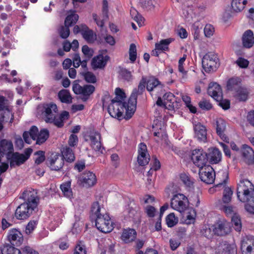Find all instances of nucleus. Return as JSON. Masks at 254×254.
<instances>
[{"label":"nucleus","mask_w":254,"mask_h":254,"mask_svg":"<svg viewBox=\"0 0 254 254\" xmlns=\"http://www.w3.org/2000/svg\"><path fill=\"white\" fill-rule=\"evenodd\" d=\"M32 151L31 148H28L25 150L24 154L13 151L8 154L6 158L9 162L10 167L14 168L24 164L29 158Z\"/></svg>","instance_id":"nucleus-7"},{"label":"nucleus","mask_w":254,"mask_h":254,"mask_svg":"<svg viewBox=\"0 0 254 254\" xmlns=\"http://www.w3.org/2000/svg\"><path fill=\"white\" fill-rule=\"evenodd\" d=\"M217 134L221 139L226 142H229V138L225 135V131L226 128V123L222 118L217 119L215 121Z\"/></svg>","instance_id":"nucleus-19"},{"label":"nucleus","mask_w":254,"mask_h":254,"mask_svg":"<svg viewBox=\"0 0 254 254\" xmlns=\"http://www.w3.org/2000/svg\"><path fill=\"white\" fill-rule=\"evenodd\" d=\"M191 159L193 163L200 169L206 167V164L208 162L207 153L200 149L192 151Z\"/></svg>","instance_id":"nucleus-11"},{"label":"nucleus","mask_w":254,"mask_h":254,"mask_svg":"<svg viewBox=\"0 0 254 254\" xmlns=\"http://www.w3.org/2000/svg\"><path fill=\"white\" fill-rule=\"evenodd\" d=\"M96 182L97 179L95 174L90 171H85L78 177L77 184L83 187H91Z\"/></svg>","instance_id":"nucleus-12"},{"label":"nucleus","mask_w":254,"mask_h":254,"mask_svg":"<svg viewBox=\"0 0 254 254\" xmlns=\"http://www.w3.org/2000/svg\"><path fill=\"white\" fill-rule=\"evenodd\" d=\"M247 3V0H233L231 3L232 13L241 11Z\"/></svg>","instance_id":"nucleus-36"},{"label":"nucleus","mask_w":254,"mask_h":254,"mask_svg":"<svg viewBox=\"0 0 254 254\" xmlns=\"http://www.w3.org/2000/svg\"><path fill=\"white\" fill-rule=\"evenodd\" d=\"M78 138L76 135L72 134L69 136L68 144L69 146L74 147L77 145Z\"/></svg>","instance_id":"nucleus-62"},{"label":"nucleus","mask_w":254,"mask_h":254,"mask_svg":"<svg viewBox=\"0 0 254 254\" xmlns=\"http://www.w3.org/2000/svg\"><path fill=\"white\" fill-rule=\"evenodd\" d=\"M218 58L217 56L212 53L206 54L202 59V65L206 72H210L215 70L217 66Z\"/></svg>","instance_id":"nucleus-10"},{"label":"nucleus","mask_w":254,"mask_h":254,"mask_svg":"<svg viewBox=\"0 0 254 254\" xmlns=\"http://www.w3.org/2000/svg\"><path fill=\"white\" fill-rule=\"evenodd\" d=\"M213 232L218 236H224L230 232V225L227 222L219 221L213 226Z\"/></svg>","instance_id":"nucleus-22"},{"label":"nucleus","mask_w":254,"mask_h":254,"mask_svg":"<svg viewBox=\"0 0 254 254\" xmlns=\"http://www.w3.org/2000/svg\"><path fill=\"white\" fill-rule=\"evenodd\" d=\"M81 35L83 38L89 43H93L96 39V35L86 25H81Z\"/></svg>","instance_id":"nucleus-27"},{"label":"nucleus","mask_w":254,"mask_h":254,"mask_svg":"<svg viewBox=\"0 0 254 254\" xmlns=\"http://www.w3.org/2000/svg\"><path fill=\"white\" fill-rule=\"evenodd\" d=\"M70 183L67 182L61 185V189L64 196L70 197L72 196V191L70 189Z\"/></svg>","instance_id":"nucleus-51"},{"label":"nucleus","mask_w":254,"mask_h":254,"mask_svg":"<svg viewBox=\"0 0 254 254\" xmlns=\"http://www.w3.org/2000/svg\"><path fill=\"white\" fill-rule=\"evenodd\" d=\"M219 176H222L223 177L222 180L216 184L214 186V188L210 189L209 191L210 192H212L214 189H216L219 187H222L223 188H224L222 201L224 203H228L231 201L232 196L233 193L230 188L225 187V186L229 178L228 172L227 170H221V171L219 172L217 174V177L216 178V181H217L218 177Z\"/></svg>","instance_id":"nucleus-4"},{"label":"nucleus","mask_w":254,"mask_h":254,"mask_svg":"<svg viewBox=\"0 0 254 254\" xmlns=\"http://www.w3.org/2000/svg\"><path fill=\"white\" fill-rule=\"evenodd\" d=\"M235 252V246L226 242H222L218 246L216 254H231Z\"/></svg>","instance_id":"nucleus-33"},{"label":"nucleus","mask_w":254,"mask_h":254,"mask_svg":"<svg viewBox=\"0 0 254 254\" xmlns=\"http://www.w3.org/2000/svg\"><path fill=\"white\" fill-rule=\"evenodd\" d=\"M188 198L183 194L178 193L171 199V207L181 213L184 212L188 206Z\"/></svg>","instance_id":"nucleus-8"},{"label":"nucleus","mask_w":254,"mask_h":254,"mask_svg":"<svg viewBox=\"0 0 254 254\" xmlns=\"http://www.w3.org/2000/svg\"><path fill=\"white\" fill-rule=\"evenodd\" d=\"M0 156L2 157L3 155H7L12 153L14 151L13 144L11 141L2 139L0 142Z\"/></svg>","instance_id":"nucleus-25"},{"label":"nucleus","mask_w":254,"mask_h":254,"mask_svg":"<svg viewBox=\"0 0 254 254\" xmlns=\"http://www.w3.org/2000/svg\"><path fill=\"white\" fill-rule=\"evenodd\" d=\"M47 164L51 170L59 171L64 165V160L60 154L52 155L47 159Z\"/></svg>","instance_id":"nucleus-16"},{"label":"nucleus","mask_w":254,"mask_h":254,"mask_svg":"<svg viewBox=\"0 0 254 254\" xmlns=\"http://www.w3.org/2000/svg\"><path fill=\"white\" fill-rule=\"evenodd\" d=\"M207 93L215 100H220L222 96V89L217 83L211 82L209 84Z\"/></svg>","instance_id":"nucleus-21"},{"label":"nucleus","mask_w":254,"mask_h":254,"mask_svg":"<svg viewBox=\"0 0 254 254\" xmlns=\"http://www.w3.org/2000/svg\"><path fill=\"white\" fill-rule=\"evenodd\" d=\"M7 240L13 246H20L23 243L24 239L21 232L16 229L9 231Z\"/></svg>","instance_id":"nucleus-17"},{"label":"nucleus","mask_w":254,"mask_h":254,"mask_svg":"<svg viewBox=\"0 0 254 254\" xmlns=\"http://www.w3.org/2000/svg\"><path fill=\"white\" fill-rule=\"evenodd\" d=\"M136 236V232L133 229H124L121 236L122 240L126 243L134 241Z\"/></svg>","instance_id":"nucleus-34"},{"label":"nucleus","mask_w":254,"mask_h":254,"mask_svg":"<svg viewBox=\"0 0 254 254\" xmlns=\"http://www.w3.org/2000/svg\"><path fill=\"white\" fill-rule=\"evenodd\" d=\"M49 136V131L46 128H43L39 132L37 138L36 139V143L41 144L45 142Z\"/></svg>","instance_id":"nucleus-43"},{"label":"nucleus","mask_w":254,"mask_h":254,"mask_svg":"<svg viewBox=\"0 0 254 254\" xmlns=\"http://www.w3.org/2000/svg\"><path fill=\"white\" fill-rule=\"evenodd\" d=\"M95 87L92 85H85L81 86L78 83L74 82L72 86V90L75 94L81 95V100L85 102L89 96L94 92Z\"/></svg>","instance_id":"nucleus-9"},{"label":"nucleus","mask_w":254,"mask_h":254,"mask_svg":"<svg viewBox=\"0 0 254 254\" xmlns=\"http://www.w3.org/2000/svg\"><path fill=\"white\" fill-rule=\"evenodd\" d=\"M129 105V101L128 103H120L119 102H115L111 101V103L108 106V111L111 117L114 118L120 119L122 117L123 112L124 109L126 111L127 119H130L133 114L130 115V111L127 109Z\"/></svg>","instance_id":"nucleus-5"},{"label":"nucleus","mask_w":254,"mask_h":254,"mask_svg":"<svg viewBox=\"0 0 254 254\" xmlns=\"http://www.w3.org/2000/svg\"><path fill=\"white\" fill-rule=\"evenodd\" d=\"M38 133L39 130L38 127L35 126H32L30 128L29 133L30 134L31 138L33 140H36V139L37 138Z\"/></svg>","instance_id":"nucleus-63"},{"label":"nucleus","mask_w":254,"mask_h":254,"mask_svg":"<svg viewBox=\"0 0 254 254\" xmlns=\"http://www.w3.org/2000/svg\"><path fill=\"white\" fill-rule=\"evenodd\" d=\"M243 45L246 48L252 47L254 44L253 32L251 30L246 31L242 37Z\"/></svg>","instance_id":"nucleus-30"},{"label":"nucleus","mask_w":254,"mask_h":254,"mask_svg":"<svg viewBox=\"0 0 254 254\" xmlns=\"http://www.w3.org/2000/svg\"><path fill=\"white\" fill-rule=\"evenodd\" d=\"M241 249L243 254H254V241L244 239L241 242Z\"/></svg>","instance_id":"nucleus-29"},{"label":"nucleus","mask_w":254,"mask_h":254,"mask_svg":"<svg viewBox=\"0 0 254 254\" xmlns=\"http://www.w3.org/2000/svg\"><path fill=\"white\" fill-rule=\"evenodd\" d=\"M139 4L143 7L148 9H151L154 7V0H139Z\"/></svg>","instance_id":"nucleus-56"},{"label":"nucleus","mask_w":254,"mask_h":254,"mask_svg":"<svg viewBox=\"0 0 254 254\" xmlns=\"http://www.w3.org/2000/svg\"><path fill=\"white\" fill-rule=\"evenodd\" d=\"M194 136L199 141L205 142L207 140V131L205 127L198 123L193 125Z\"/></svg>","instance_id":"nucleus-23"},{"label":"nucleus","mask_w":254,"mask_h":254,"mask_svg":"<svg viewBox=\"0 0 254 254\" xmlns=\"http://www.w3.org/2000/svg\"><path fill=\"white\" fill-rule=\"evenodd\" d=\"M20 198L23 199L24 202L17 207L15 216L17 219L24 220L29 218L37 208L39 199L34 190H25Z\"/></svg>","instance_id":"nucleus-1"},{"label":"nucleus","mask_w":254,"mask_h":254,"mask_svg":"<svg viewBox=\"0 0 254 254\" xmlns=\"http://www.w3.org/2000/svg\"><path fill=\"white\" fill-rule=\"evenodd\" d=\"M69 26L61 25L58 29V33L60 37L63 39H66L69 35L70 30Z\"/></svg>","instance_id":"nucleus-47"},{"label":"nucleus","mask_w":254,"mask_h":254,"mask_svg":"<svg viewBox=\"0 0 254 254\" xmlns=\"http://www.w3.org/2000/svg\"><path fill=\"white\" fill-rule=\"evenodd\" d=\"M69 117V113L67 111H63L59 116L56 115L53 118V121L47 122V123H53L58 127H62L64 125V121L67 120Z\"/></svg>","instance_id":"nucleus-32"},{"label":"nucleus","mask_w":254,"mask_h":254,"mask_svg":"<svg viewBox=\"0 0 254 254\" xmlns=\"http://www.w3.org/2000/svg\"><path fill=\"white\" fill-rule=\"evenodd\" d=\"M249 94L248 89L244 86L239 87V89L233 92L234 97L240 102L246 101L248 98Z\"/></svg>","instance_id":"nucleus-28"},{"label":"nucleus","mask_w":254,"mask_h":254,"mask_svg":"<svg viewBox=\"0 0 254 254\" xmlns=\"http://www.w3.org/2000/svg\"><path fill=\"white\" fill-rule=\"evenodd\" d=\"M242 153L246 163L249 165L252 164L254 161V151L253 149L247 145L244 144Z\"/></svg>","instance_id":"nucleus-26"},{"label":"nucleus","mask_w":254,"mask_h":254,"mask_svg":"<svg viewBox=\"0 0 254 254\" xmlns=\"http://www.w3.org/2000/svg\"><path fill=\"white\" fill-rule=\"evenodd\" d=\"M58 97L63 103H70L72 102L71 96L67 90H61L58 93Z\"/></svg>","instance_id":"nucleus-42"},{"label":"nucleus","mask_w":254,"mask_h":254,"mask_svg":"<svg viewBox=\"0 0 254 254\" xmlns=\"http://www.w3.org/2000/svg\"><path fill=\"white\" fill-rule=\"evenodd\" d=\"M199 175L201 180L207 184H212L215 180V172L209 165L199 169Z\"/></svg>","instance_id":"nucleus-15"},{"label":"nucleus","mask_w":254,"mask_h":254,"mask_svg":"<svg viewBox=\"0 0 254 254\" xmlns=\"http://www.w3.org/2000/svg\"><path fill=\"white\" fill-rule=\"evenodd\" d=\"M199 107L204 110H209L212 107L211 104L206 100H202L200 101L198 104Z\"/></svg>","instance_id":"nucleus-59"},{"label":"nucleus","mask_w":254,"mask_h":254,"mask_svg":"<svg viewBox=\"0 0 254 254\" xmlns=\"http://www.w3.org/2000/svg\"><path fill=\"white\" fill-rule=\"evenodd\" d=\"M98 202L93 203L90 211V219L95 222L96 228L101 232L109 233L113 229V223L107 214H102Z\"/></svg>","instance_id":"nucleus-3"},{"label":"nucleus","mask_w":254,"mask_h":254,"mask_svg":"<svg viewBox=\"0 0 254 254\" xmlns=\"http://www.w3.org/2000/svg\"><path fill=\"white\" fill-rule=\"evenodd\" d=\"M186 57L187 56L184 55L183 57L179 60L178 63V70L179 72L182 73L183 78H187V71L185 70L183 66V64L186 59Z\"/></svg>","instance_id":"nucleus-53"},{"label":"nucleus","mask_w":254,"mask_h":254,"mask_svg":"<svg viewBox=\"0 0 254 254\" xmlns=\"http://www.w3.org/2000/svg\"><path fill=\"white\" fill-rule=\"evenodd\" d=\"M120 75L125 80L129 81L132 79L131 72L126 68H122L119 71Z\"/></svg>","instance_id":"nucleus-54"},{"label":"nucleus","mask_w":254,"mask_h":254,"mask_svg":"<svg viewBox=\"0 0 254 254\" xmlns=\"http://www.w3.org/2000/svg\"><path fill=\"white\" fill-rule=\"evenodd\" d=\"M237 197L243 202H245V209L250 214H254V187L247 179L240 180L238 184Z\"/></svg>","instance_id":"nucleus-2"},{"label":"nucleus","mask_w":254,"mask_h":254,"mask_svg":"<svg viewBox=\"0 0 254 254\" xmlns=\"http://www.w3.org/2000/svg\"><path fill=\"white\" fill-rule=\"evenodd\" d=\"M164 87V84L154 76H151L148 79H146V89L149 92H151L154 90H159L162 91Z\"/></svg>","instance_id":"nucleus-24"},{"label":"nucleus","mask_w":254,"mask_h":254,"mask_svg":"<svg viewBox=\"0 0 254 254\" xmlns=\"http://www.w3.org/2000/svg\"><path fill=\"white\" fill-rule=\"evenodd\" d=\"M101 134L98 132H91L86 136L85 140L89 141L92 148L95 151L103 153L104 147L102 146L101 143Z\"/></svg>","instance_id":"nucleus-14"},{"label":"nucleus","mask_w":254,"mask_h":254,"mask_svg":"<svg viewBox=\"0 0 254 254\" xmlns=\"http://www.w3.org/2000/svg\"><path fill=\"white\" fill-rule=\"evenodd\" d=\"M62 155H61L63 159L67 162L71 163L74 161L75 156L73 150L69 146H66L63 148L62 150Z\"/></svg>","instance_id":"nucleus-37"},{"label":"nucleus","mask_w":254,"mask_h":254,"mask_svg":"<svg viewBox=\"0 0 254 254\" xmlns=\"http://www.w3.org/2000/svg\"><path fill=\"white\" fill-rule=\"evenodd\" d=\"M163 98L165 101V104H166V106H168L166 107L169 110L174 109V104L177 101L173 94L171 92L166 93L163 95Z\"/></svg>","instance_id":"nucleus-38"},{"label":"nucleus","mask_w":254,"mask_h":254,"mask_svg":"<svg viewBox=\"0 0 254 254\" xmlns=\"http://www.w3.org/2000/svg\"><path fill=\"white\" fill-rule=\"evenodd\" d=\"M115 94L116 97L112 99L111 101L120 103H126L124 102L126 98V94L122 89L120 88H117L115 90Z\"/></svg>","instance_id":"nucleus-44"},{"label":"nucleus","mask_w":254,"mask_h":254,"mask_svg":"<svg viewBox=\"0 0 254 254\" xmlns=\"http://www.w3.org/2000/svg\"><path fill=\"white\" fill-rule=\"evenodd\" d=\"M82 52L88 59L91 58L93 55V50L89 48L87 45H84L82 47Z\"/></svg>","instance_id":"nucleus-60"},{"label":"nucleus","mask_w":254,"mask_h":254,"mask_svg":"<svg viewBox=\"0 0 254 254\" xmlns=\"http://www.w3.org/2000/svg\"><path fill=\"white\" fill-rule=\"evenodd\" d=\"M219 103V105L224 110H227L230 108V102L228 99H223L222 96L220 100H216Z\"/></svg>","instance_id":"nucleus-61"},{"label":"nucleus","mask_w":254,"mask_h":254,"mask_svg":"<svg viewBox=\"0 0 254 254\" xmlns=\"http://www.w3.org/2000/svg\"><path fill=\"white\" fill-rule=\"evenodd\" d=\"M78 15L77 14L68 15L65 18L64 24L65 26H68L69 27L72 26L76 23L78 20Z\"/></svg>","instance_id":"nucleus-45"},{"label":"nucleus","mask_w":254,"mask_h":254,"mask_svg":"<svg viewBox=\"0 0 254 254\" xmlns=\"http://www.w3.org/2000/svg\"><path fill=\"white\" fill-rule=\"evenodd\" d=\"M13 115L8 109L0 112V122L2 123L9 122V124H11L13 121Z\"/></svg>","instance_id":"nucleus-39"},{"label":"nucleus","mask_w":254,"mask_h":254,"mask_svg":"<svg viewBox=\"0 0 254 254\" xmlns=\"http://www.w3.org/2000/svg\"><path fill=\"white\" fill-rule=\"evenodd\" d=\"M166 221L169 227L174 226L178 222V218L175 217L174 213H171L166 218Z\"/></svg>","instance_id":"nucleus-49"},{"label":"nucleus","mask_w":254,"mask_h":254,"mask_svg":"<svg viewBox=\"0 0 254 254\" xmlns=\"http://www.w3.org/2000/svg\"><path fill=\"white\" fill-rule=\"evenodd\" d=\"M109 57L107 56H104L103 55H99L94 57L91 61V67L93 69H102L106 65Z\"/></svg>","instance_id":"nucleus-20"},{"label":"nucleus","mask_w":254,"mask_h":254,"mask_svg":"<svg viewBox=\"0 0 254 254\" xmlns=\"http://www.w3.org/2000/svg\"><path fill=\"white\" fill-rule=\"evenodd\" d=\"M57 112V106L53 103L44 104L42 106V115L46 122H52Z\"/></svg>","instance_id":"nucleus-13"},{"label":"nucleus","mask_w":254,"mask_h":254,"mask_svg":"<svg viewBox=\"0 0 254 254\" xmlns=\"http://www.w3.org/2000/svg\"><path fill=\"white\" fill-rule=\"evenodd\" d=\"M208 161L211 164H217L221 159V152L217 148H210L207 153Z\"/></svg>","instance_id":"nucleus-31"},{"label":"nucleus","mask_w":254,"mask_h":254,"mask_svg":"<svg viewBox=\"0 0 254 254\" xmlns=\"http://www.w3.org/2000/svg\"><path fill=\"white\" fill-rule=\"evenodd\" d=\"M35 155H37L38 157L35 159V164L39 165L42 163L45 160V152L41 150L36 151L34 153Z\"/></svg>","instance_id":"nucleus-57"},{"label":"nucleus","mask_w":254,"mask_h":254,"mask_svg":"<svg viewBox=\"0 0 254 254\" xmlns=\"http://www.w3.org/2000/svg\"><path fill=\"white\" fill-rule=\"evenodd\" d=\"M0 251L2 254H21L20 250L16 248L11 245L6 244L0 247Z\"/></svg>","instance_id":"nucleus-40"},{"label":"nucleus","mask_w":254,"mask_h":254,"mask_svg":"<svg viewBox=\"0 0 254 254\" xmlns=\"http://www.w3.org/2000/svg\"><path fill=\"white\" fill-rule=\"evenodd\" d=\"M37 222L35 220L30 221L27 225L25 229V233L27 235L30 234L34 230Z\"/></svg>","instance_id":"nucleus-58"},{"label":"nucleus","mask_w":254,"mask_h":254,"mask_svg":"<svg viewBox=\"0 0 254 254\" xmlns=\"http://www.w3.org/2000/svg\"><path fill=\"white\" fill-rule=\"evenodd\" d=\"M232 225L235 230L240 232L242 229V224L240 218L236 215L233 216L231 219Z\"/></svg>","instance_id":"nucleus-48"},{"label":"nucleus","mask_w":254,"mask_h":254,"mask_svg":"<svg viewBox=\"0 0 254 254\" xmlns=\"http://www.w3.org/2000/svg\"><path fill=\"white\" fill-rule=\"evenodd\" d=\"M211 227L212 228H210L208 225L203 226L201 230V234L202 235L208 239L211 238L213 236V234H214L213 232V226Z\"/></svg>","instance_id":"nucleus-46"},{"label":"nucleus","mask_w":254,"mask_h":254,"mask_svg":"<svg viewBox=\"0 0 254 254\" xmlns=\"http://www.w3.org/2000/svg\"><path fill=\"white\" fill-rule=\"evenodd\" d=\"M145 86L146 87V78L142 76L137 88L133 89L128 99L129 105L127 109L130 111V115L134 114L136 110L137 96L142 94L145 90Z\"/></svg>","instance_id":"nucleus-6"},{"label":"nucleus","mask_w":254,"mask_h":254,"mask_svg":"<svg viewBox=\"0 0 254 254\" xmlns=\"http://www.w3.org/2000/svg\"><path fill=\"white\" fill-rule=\"evenodd\" d=\"M173 41L174 39L171 38L161 40L159 43L155 44V48L160 50L161 52L168 51L169 49L168 46Z\"/></svg>","instance_id":"nucleus-41"},{"label":"nucleus","mask_w":254,"mask_h":254,"mask_svg":"<svg viewBox=\"0 0 254 254\" xmlns=\"http://www.w3.org/2000/svg\"><path fill=\"white\" fill-rule=\"evenodd\" d=\"M74 254H87L84 246L80 244L77 245L74 250Z\"/></svg>","instance_id":"nucleus-64"},{"label":"nucleus","mask_w":254,"mask_h":254,"mask_svg":"<svg viewBox=\"0 0 254 254\" xmlns=\"http://www.w3.org/2000/svg\"><path fill=\"white\" fill-rule=\"evenodd\" d=\"M149 154L147 155L146 145L143 143H140L137 157V161L139 165L142 166H145L149 163Z\"/></svg>","instance_id":"nucleus-18"},{"label":"nucleus","mask_w":254,"mask_h":254,"mask_svg":"<svg viewBox=\"0 0 254 254\" xmlns=\"http://www.w3.org/2000/svg\"><path fill=\"white\" fill-rule=\"evenodd\" d=\"M241 86V80L239 77H232L227 81V88L233 92Z\"/></svg>","instance_id":"nucleus-35"},{"label":"nucleus","mask_w":254,"mask_h":254,"mask_svg":"<svg viewBox=\"0 0 254 254\" xmlns=\"http://www.w3.org/2000/svg\"><path fill=\"white\" fill-rule=\"evenodd\" d=\"M181 180L187 187H191L193 184V180L185 173H182L180 175Z\"/></svg>","instance_id":"nucleus-52"},{"label":"nucleus","mask_w":254,"mask_h":254,"mask_svg":"<svg viewBox=\"0 0 254 254\" xmlns=\"http://www.w3.org/2000/svg\"><path fill=\"white\" fill-rule=\"evenodd\" d=\"M129 60L132 63L135 62L136 59V48L134 44L130 45L129 49Z\"/></svg>","instance_id":"nucleus-55"},{"label":"nucleus","mask_w":254,"mask_h":254,"mask_svg":"<svg viewBox=\"0 0 254 254\" xmlns=\"http://www.w3.org/2000/svg\"><path fill=\"white\" fill-rule=\"evenodd\" d=\"M81 74L87 82L94 83L97 81L96 76L92 72L86 71L82 72Z\"/></svg>","instance_id":"nucleus-50"}]
</instances>
